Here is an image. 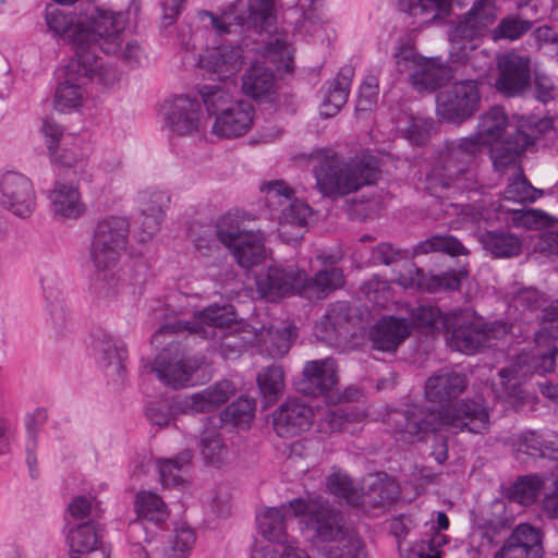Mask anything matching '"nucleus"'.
Segmentation results:
<instances>
[{
  "label": "nucleus",
  "instance_id": "f257e3e1",
  "mask_svg": "<svg viewBox=\"0 0 558 558\" xmlns=\"http://www.w3.org/2000/svg\"><path fill=\"white\" fill-rule=\"evenodd\" d=\"M534 140L535 136L509 123L502 107L495 106L481 114L474 134L451 142L437 154L421 179L422 189L436 197L449 191H473L477 184L472 168L476 153L487 147L495 168L501 170L514 162Z\"/></svg>",
  "mask_w": 558,
  "mask_h": 558
},
{
  "label": "nucleus",
  "instance_id": "f03ea898",
  "mask_svg": "<svg viewBox=\"0 0 558 558\" xmlns=\"http://www.w3.org/2000/svg\"><path fill=\"white\" fill-rule=\"evenodd\" d=\"M465 375L445 371L432 375L425 383V397L434 403H446L439 410L409 405L388 414L386 424L396 441L414 444L437 430L482 434L489 428V413L482 399L452 402L466 389Z\"/></svg>",
  "mask_w": 558,
  "mask_h": 558
},
{
  "label": "nucleus",
  "instance_id": "7ed1b4c3",
  "mask_svg": "<svg viewBox=\"0 0 558 558\" xmlns=\"http://www.w3.org/2000/svg\"><path fill=\"white\" fill-rule=\"evenodd\" d=\"M187 331L202 339L216 338L222 331L221 348L227 355L230 349L240 353L245 343L256 342L272 359L282 357L291 348L296 337L295 328H268L257 330L243 322H236L234 306L231 304H213L194 314L191 320H175L161 326L153 336L151 343L160 345L167 335Z\"/></svg>",
  "mask_w": 558,
  "mask_h": 558
},
{
  "label": "nucleus",
  "instance_id": "20e7f679",
  "mask_svg": "<svg viewBox=\"0 0 558 558\" xmlns=\"http://www.w3.org/2000/svg\"><path fill=\"white\" fill-rule=\"evenodd\" d=\"M294 517L305 518L306 529L314 536L330 543L325 547L326 558H365L362 541L352 531L344 527V519L339 510L332 507L323 497L303 499L295 498L289 501Z\"/></svg>",
  "mask_w": 558,
  "mask_h": 558
},
{
  "label": "nucleus",
  "instance_id": "39448f33",
  "mask_svg": "<svg viewBox=\"0 0 558 558\" xmlns=\"http://www.w3.org/2000/svg\"><path fill=\"white\" fill-rule=\"evenodd\" d=\"M130 223L124 217L110 216L101 219L94 231L90 245V260L98 271L92 290L99 301L114 298L119 280L112 272L121 252L125 250Z\"/></svg>",
  "mask_w": 558,
  "mask_h": 558
},
{
  "label": "nucleus",
  "instance_id": "423d86ee",
  "mask_svg": "<svg viewBox=\"0 0 558 558\" xmlns=\"http://www.w3.org/2000/svg\"><path fill=\"white\" fill-rule=\"evenodd\" d=\"M83 53H94L99 48L128 62H137L141 47L135 40L125 41L128 17L122 12L94 8L84 14Z\"/></svg>",
  "mask_w": 558,
  "mask_h": 558
},
{
  "label": "nucleus",
  "instance_id": "0eeeda50",
  "mask_svg": "<svg viewBox=\"0 0 558 558\" xmlns=\"http://www.w3.org/2000/svg\"><path fill=\"white\" fill-rule=\"evenodd\" d=\"M378 173L373 157L365 155L348 161L326 158L314 169L317 190L332 201L374 184Z\"/></svg>",
  "mask_w": 558,
  "mask_h": 558
},
{
  "label": "nucleus",
  "instance_id": "6e6552de",
  "mask_svg": "<svg viewBox=\"0 0 558 558\" xmlns=\"http://www.w3.org/2000/svg\"><path fill=\"white\" fill-rule=\"evenodd\" d=\"M542 327L535 333L538 347L547 345L546 352L535 354L522 352L512 363L498 372L500 384L507 392H512L527 375L533 373L545 374L554 371L556 365L557 348L548 344L549 340L558 339V300L553 301L542 310Z\"/></svg>",
  "mask_w": 558,
  "mask_h": 558
},
{
  "label": "nucleus",
  "instance_id": "1a4fd4ad",
  "mask_svg": "<svg viewBox=\"0 0 558 558\" xmlns=\"http://www.w3.org/2000/svg\"><path fill=\"white\" fill-rule=\"evenodd\" d=\"M444 330L452 350L473 355L495 345L508 335L510 327L502 322L486 323L471 310H458L448 313Z\"/></svg>",
  "mask_w": 558,
  "mask_h": 558
},
{
  "label": "nucleus",
  "instance_id": "9d476101",
  "mask_svg": "<svg viewBox=\"0 0 558 558\" xmlns=\"http://www.w3.org/2000/svg\"><path fill=\"white\" fill-rule=\"evenodd\" d=\"M498 8L495 0H475L468 12L454 22L448 33L451 62H466L476 48L477 40L490 35L492 26L497 21Z\"/></svg>",
  "mask_w": 558,
  "mask_h": 558
},
{
  "label": "nucleus",
  "instance_id": "9b49d317",
  "mask_svg": "<svg viewBox=\"0 0 558 558\" xmlns=\"http://www.w3.org/2000/svg\"><path fill=\"white\" fill-rule=\"evenodd\" d=\"M216 234L240 267L250 269L265 260L266 234L260 229L251 228L243 217L221 216L216 223Z\"/></svg>",
  "mask_w": 558,
  "mask_h": 558
},
{
  "label": "nucleus",
  "instance_id": "f8f14e48",
  "mask_svg": "<svg viewBox=\"0 0 558 558\" xmlns=\"http://www.w3.org/2000/svg\"><path fill=\"white\" fill-rule=\"evenodd\" d=\"M275 0H238L231 3L221 16L204 12L219 35L231 33V26L254 29L257 33L269 32L275 22Z\"/></svg>",
  "mask_w": 558,
  "mask_h": 558
},
{
  "label": "nucleus",
  "instance_id": "ddd939ff",
  "mask_svg": "<svg viewBox=\"0 0 558 558\" xmlns=\"http://www.w3.org/2000/svg\"><path fill=\"white\" fill-rule=\"evenodd\" d=\"M307 275L298 265H269L256 276V292L260 299L274 302L294 293L303 294Z\"/></svg>",
  "mask_w": 558,
  "mask_h": 558
},
{
  "label": "nucleus",
  "instance_id": "4468645a",
  "mask_svg": "<svg viewBox=\"0 0 558 558\" xmlns=\"http://www.w3.org/2000/svg\"><path fill=\"white\" fill-rule=\"evenodd\" d=\"M481 101L478 85L473 80L453 83L437 95V113L448 122H462L472 117Z\"/></svg>",
  "mask_w": 558,
  "mask_h": 558
},
{
  "label": "nucleus",
  "instance_id": "2eb2a0df",
  "mask_svg": "<svg viewBox=\"0 0 558 558\" xmlns=\"http://www.w3.org/2000/svg\"><path fill=\"white\" fill-rule=\"evenodd\" d=\"M95 54L74 56L65 66V80L54 95V107L59 111L78 108L84 99L83 86L90 82Z\"/></svg>",
  "mask_w": 558,
  "mask_h": 558
},
{
  "label": "nucleus",
  "instance_id": "dca6fc26",
  "mask_svg": "<svg viewBox=\"0 0 558 558\" xmlns=\"http://www.w3.org/2000/svg\"><path fill=\"white\" fill-rule=\"evenodd\" d=\"M201 364L199 359L185 356L179 343L170 341L157 355L150 369L165 385L179 388L191 381L193 373Z\"/></svg>",
  "mask_w": 558,
  "mask_h": 558
},
{
  "label": "nucleus",
  "instance_id": "f3484780",
  "mask_svg": "<svg viewBox=\"0 0 558 558\" xmlns=\"http://www.w3.org/2000/svg\"><path fill=\"white\" fill-rule=\"evenodd\" d=\"M532 59L527 54L509 51L498 57L496 89L507 97L524 94L531 85Z\"/></svg>",
  "mask_w": 558,
  "mask_h": 558
},
{
  "label": "nucleus",
  "instance_id": "a211bd4d",
  "mask_svg": "<svg viewBox=\"0 0 558 558\" xmlns=\"http://www.w3.org/2000/svg\"><path fill=\"white\" fill-rule=\"evenodd\" d=\"M0 205L16 217H29L36 207L32 181L24 174L13 171L0 175Z\"/></svg>",
  "mask_w": 558,
  "mask_h": 558
},
{
  "label": "nucleus",
  "instance_id": "6ab92c4d",
  "mask_svg": "<svg viewBox=\"0 0 558 558\" xmlns=\"http://www.w3.org/2000/svg\"><path fill=\"white\" fill-rule=\"evenodd\" d=\"M314 423L311 405L296 397L287 398L272 412V427L282 438H292L308 432Z\"/></svg>",
  "mask_w": 558,
  "mask_h": 558
},
{
  "label": "nucleus",
  "instance_id": "aec40b11",
  "mask_svg": "<svg viewBox=\"0 0 558 558\" xmlns=\"http://www.w3.org/2000/svg\"><path fill=\"white\" fill-rule=\"evenodd\" d=\"M357 323L359 317L348 302H336L328 306L322 320L316 324L315 335L324 342L339 344L355 332Z\"/></svg>",
  "mask_w": 558,
  "mask_h": 558
},
{
  "label": "nucleus",
  "instance_id": "412c9836",
  "mask_svg": "<svg viewBox=\"0 0 558 558\" xmlns=\"http://www.w3.org/2000/svg\"><path fill=\"white\" fill-rule=\"evenodd\" d=\"M166 124L178 135H193L199 131L202 108L196 98L178 95L167 99L162 105Z\"/></svg>",
  "mask_w": 558,
  "mask_h": 558
},
{
  "label": "nucleus",
  "instance_id": "4be33fe9",
  "mask_svg": "<svg viewBox=\"0 0 558 558\" xmlns=\"http://www.w3.org/2000/svg\"><path fill=\"white\" fill-rule=\"evenodd\" d=\"M235 391L233 381L222 379L201 392L174 400L172 410L184 414L210 412L226 403Z\"/></svg>",
  "mask_w": 558,
  "mask_h": 558
},
{
  "label": "nucleus",
  "instance_id": "5701e85b",
  "mask_svg": "<svg viewBox=\"0 0 558 558\" xmlns=\"http://www.w3.org/2000/svg\"><path fill=\"white\" fill-rule=\"evenodd\" d=\"M543 532L529 523H521L513 529L494 558H543Z\"/></svg>",
  "mask_w": 558,
  "mask_h": 558
},
{
  "label": "nucleus",
  "instance_id": "b1692460",
  "mask_svg": "<svg viewBox=\"0 0 558 558\" xmlns=\"http://www.w3.org/2000/svg\"><path fill=\"white\" fill-rule=\"evenodd\" d=\"M337 384V364L331 357L305 363L302 378L296 383L300 393L319 397L328 393Z\"/></svg>",
  "mask_w": 558,
  "mask_h": 558
},
{
  "label": "nucleus",
  "instance_id": "393cba45",
  "mask_svg": "<svg viewBox=\"0 0 558 558\" xmlns=\"http://www.w3.org/2000/svg\"><path fill=\"white\" fill-rule=\"evenodd\" d=\"M449 526L450 521L445 512H433L430 520L424 524L423 537L411 546L409 558H442V548L449 543V537L442 532Z\"/></svg>",
  "mask_w": 558,
  "mask_h": 558
},
{
  "label": "nucleus",
  "instance_id": "a878e982",
  "mask_svg": "<svg viewBox=\"0 0 558 558\" xmlns=\"http://www.w3.org/2000/svg\"><path fill=\"white\" fill-rule=\"evenodd\" d=\"M254 106L245 100H236L231 107L215 118L213 134L223 138L245 135L253 126Z\"/></svg>",
  "mask_w": 558,
  "mask_h": 558
},
{
  "label": "nucleus",
  "instance_id": "bb28decb",
  "mask_svg": "<svg viewBox=\"0 0 558 558\" xmlns=\"http://www.w3.org/2000/svg\"><path fill=\"white\" fill-rule=\"evenodd\" d=\"M46 24L54 36L61 37L72 45L75 54H84L83 35H84V15H73L62 9L49 7L46 10Z\"/></svg>",
  "mask_w": 558,
  "mask_h": 558
},
{
  "label": "nucleus",
  "instance_id": "cd10ccee",
  "mask_svg": "<svg viewBox=\"0 0 558 558\" xmlns=\"http://www.w3.org/2000/svg\"><path fill=\"white\" fill-rule=\"evenodd\" d=\"M398 281L405 289H416L429 293L457 290L460 287V278L454 271L433 275L424 272L415 265H409L405 271L400 274Z\"/></svg>",
  "mask_w": 558,
  "mask_h": 558
},
{
  "label": "nucleus",
  "instance_id": "c85d7f7f",
  "mask_svg": "<svg viewBox=\"0 0 558 558\" xmlns=\"http://www.w3.org/2000/svg\"><path fill=\"white\" fill-rule=\"evenodd\" d=\"M51 213L63 219H77L85 213L78 186L73 182L57 181L48 194Z\"/></svg>",
  "mask_w": 558,
  "mask_h": 558
},
{
  "label": "nucleus",
  "instance_id": "c756f323",
  "mask_svg": "<svg viewBox=\"0 0 558 558\" xmlns=\"http://www.w3.org/2000/svg\"><path fill=\"white\" fill-rule=\"evenodd\" d=\"M353 76L354 69L351 65H344L333 80L326 82L320 104L322 116L330 118L339 112L348 100Z\"/></svg>",
  "mask_w": 558,
  "mask_h": 558
},
{
  "label": "nucleus",
  "instance_id": "7c9ffc66",
  "mask_svg": "<svg viewBox=\"0 0 558 558\" xmlns=\"http://www.w3.org/2000/svg\"><path fill=\"white\" fill-rule=\"evenodd\" d=\"M364 510L385 508L392 505L399 497V486L395 480L385 473L371 476L366 484V490L361 492Z\"/></svg>",
  "mask_w": 558,
  "mask_h": 558
},
{
  "label": "nucleus",
  "instance_id": "2f4dec72",
  "mask_svg": "<svg viewBox=\"0 0 558 558\" xmlns=\"http://www.w3.org/2000/svg\"><path fill=\"white\" fill-rule=\"evenodd\" d=\"M201 66L219 78L228 77L238 72L243 63L242 50L234 46H221L208 51L199 59Z\"/></svg>",
  "mask_w": 558,
  "mask_h": 558
},
{
  "label": "nucleus",
  "instance_id": "473e14b6",
  "mask_svg": "<svg viewBox=\"0 0 558 558\" xmlns=\"http://www.w3.org/2000/svg\"><path fill=\"white\" fill-rule=\"evenodd\" d=\"M450 77V70L438 58H423L414 73L410 74V82L418 90L434 92Z\"/></svg>",
  "mask_w": 558,
  "mask_h": 558
},
{
  "label": "nucleus",
  "instance_id": "72a5a7b5",
  "mask_svg": "<svg viewBox=\"0 0 558 558\" xmlns=\"http://www.w3.org/2000/svg\"><path fill=\"white\" fill-rule=\"evenodd\" d=\"M409 335L410 326L407 320L391 316L375 325L372 341L377 350L393 351Z\"/></svg>",
  "mask_w": 558,
  "mask_h": 558
},
{
  "label": "nucleus",
  "instance_id": "f704fd0d",
  "mask_svg": "<svg viewBox=\"0 0 558 558\" xmlns=\"http://www.w3.org/2000/svg\"><path fill=\"white\" fill-rule=\"evenodd\" d=\"M276 90V78L271 70L253 64L242 76V92L254 100H267Z\"/></svg>",
  "mask_w": 558,
  "mask_h": 558
},
{
  "label": "nucleus",
  "instance_id": "c9c22d12",
  "mask_svg": "<svg viewBox=\"0 0 558 558\" xmlns=\"http://www.w3.org/2000/svg\"><path fill=\"white\" fill-rule=\"evenodd\" d=\"M93 350L101 367L112 368L118 376L122 375L126 348L121 341L114 340L106 332H99L94 337Z\"/></svg>",
  "mask_w": 558,
  "mask_h": 558
},
{
  "label": "nucleus",
  "instance_id": "e433bc0d",
  "mask_svg": "<svg viewBox=\"0 0 558 558\" xmlns=\"http://www.w3.org/2000/svg\"><path fill=\"white\" fill-rule=\"evenodd\" d=\"M453 0H398L402 11L421 19L424 25L444 20L451 12Z\"/></svg>",
  "mask_w": 558,
  "mask_h": 558
},
{
  "label": "nucleus",
  "instance_id": "4c0bfd02",
  "mask_svg": "<svg viewBox=\"0 0 558 558\" xmlns=\"http://www.w3.org/2000/svg\"><path fill=\"white\" fill-rule=\"evenodd\" d=\"M292 511L289 502L279 508H266L256 515L257 525L260 534L270 541V543L286 541V518L288 512Z\"/></svg>",
  "mask_w": 558,
  "mask_h": 558
},
{
  "label": "nucleus",
  "instance_id": "58836bf2",
  "mask_svg": "<svg viewBox=\"0 0 558 558\" xmlns=\"http://www.w3.org/2000/svg\"><path fill=\"white\" fill-rule=\"evenodd\" d=\"M312 216V208L304 202L294 199L288 206L281 209L279 215V233L281 236H288L290 228L298 229L287 241L296 240L302 236L301 230L307 226Z\"/></svg>",
  "mask_w": 558,
  "mask_h": 558
},
{
  "label": "nucleus",
  "instance_id": "ea45409f",
  "mask_svg": "<svg viewBox=\"0 0 558 558\" xmlns=\"http://www.w3.org/2000/svg\"><path fill=\"white\" fill-rule=\"evenodd\" d=\"M478 241L494 257H512L521 252L520 239L506 231H485L480 234Z\"/></svg>",
  "mask_w": 558,
  "mask_h": 558
},
{
  "label": "nucleus",
  "instance_id": "a19ab883",
  "mask_svg": "<svg viewBox=\"0 0 558 558\" xmlns=\"http://www.w3.org/2000/svg\"><path fill=\"white\" fill-rule=\"evenodd\" d=\"M99 524L90 520L69 530L68 542L75 554H88L96 550L101 542Z\"/></svg>",
  "mask_w": 558,
  "mask_h": 558
},
{
  "label": "nucleus",
  "instance_id": "79ce46f5",
  "mask_svg": "<svg viewBox=\"0 0 558 558\" xmlns=\"http://www.w3.org/2000/svg\"><path fill=\"white\" fill-rule=\"evenodd\" d=\"M556 445L553 440L547 439L545 435L529 430L518 437L517 450L534 458L542 457L558 460V447Z\"/></svg>",
  "mask_w": 558,
  "mask_h": 558
},
{
  "label": "nucleus",
  "instance_id": "37998d69",
  "mask_svg": "<svg viewBox=\"0 0 558 558\" xmlns=\"http://www.w3.org/2000/svg\"><path fill=\"white\" fill-rule=\"evenodd\" d=\"M135 511L140 518L154 523H162L169 517L168 507L161 497L149 490L136 494Z\"/></svg>",
  "mask_w": 558,
  "mask_h": 558
},
{
  "label": "nucleus",
  "instance_id": "c03bdc74",
  "mask_svg": "<svg viewBox=\"0 0 558 558\" xmlns=\"http://www.w3.org/2000/svg\"><path fill=\"white\" fill-rule=\"evenodd\" d=\"M257 385L262 396L276 402L284 392V371L280 365L263 367L257 374Z\"/></svg>",
  "mask_w": 558,
  "mask_h": 558
},
{
  "label": "nucleus",
  "instance_id": "a18cd8bd",
  "mask_svg": "<svg viewBox=\"0 0 558 558\" xmlns=\"http://www.w3.org/2000/svg\"><path fill=\"white\" fill-rule=\"evenodd\" d=\"M41 130L45 137L47 138V148L49 150V154L51 155V157L60 161L62 165L71 167L84 157L83 151L76 150L73 151L72 156H68L66 154H58L60 143H62L63 145H66L68 143L61 126L52 120L45 119L43 122Z\"/></svg>",
  "mask_w": 558,
  "mask_h": 558
},
{
  "label": "nucleus",
  "instance_id": "49530a36",
  "mask_svg": "<svg viewBox=\"0 0 558 558\" xmlns=\"http://www.w3.org/2000/svg\"><path fill=\"white\" fill-rule=\"evenodd\" d=\"M344 284V276L340 268L332 267L318 271L315 277L307 276L304 293H316L317 298H325L329 292Z\"/></svg>",
  "mask_w": 558,
  "mask_h": 558
},
{
  "label": "nucleus",
  "instance_id": "de8ad7c7",
  "mask_svg": "<svg viewBox=\"0 0 558 558\" xmlns=\"http://www.w3.org/2000/svg\"><path fill=\"white\" fill-rule=\"evenodd\" d=\"M192 457V451L184 450L174 458L159 459L157 470L161 484L165 487L180 485L182 483L181 472L191 463Z\"/></svg>",
  "mask_w": 558,
  "mask_h": 558
},
{
  "label": "nucleus",
  "instance_id": "09e8293b",
  "mask_svg": "<svg viewBox=\"0 0 558 558\" xmlns=\"http://www.w3.org/2000/svg\"><path fill=\"white\" fill-rule=\"evenodd\" d=\"M327 487L332 495L349 506L359 507L362 502L361 490L347 474L340 472L330 474L327 477Z\"/></svg>",
  "mask_w": 558,
  "mask_h": 558
},
{
  "label": "nucleus",
  "instance_id": "8fccbe9b",
  "mask_svg": "<svg viewBox=\"0 0 558 558\" xmlns=\"http://www.w3.org/2000/svg\"><path fill=\"white\" fill-rule=\"evenodd\" d=\"M448 314H442L437 306L423 304L413 308L410 313L411 322L414 327L425 333L438 331L444 328V319Z\"/></svg>",
  "mask_w": 558,
  "mask_h": 558
},
{
  "label": "nucleus",
  "instance_id": "3c124183",
  "mask_svg": "<svg viewBox=\"0 0 558 558\" xmlns=\"http://www.w3.org/2000/svg\"><path fill=\"white\" fill-rule=\"evenodd\" d=\"M543 480L538 475H525L518 478L509 489V499L523 506L533 504L542 487Z\"/></svg>",
  "mask_w": 558,
  "mask_h": 558
},
{
  "label": "nucleus",
  "instance_id": "603ef678",
  "mask_svg": "<svg viewBox=\"0 0 558 558\" xmlns=\"http://www.w3.org/2000/svg\"><path fill=\"white\" fill-rule=\"evenodd\" d=\"M199 95L208 114L215 118L235 102L230 92L220 85H203L199 87Z\"/></svg>",
  "mask_w": 558,
  "mask_h": 558
},
{
  "label": "nucleus",
  "instance_id": "864d4df0",
  "mask_svg": "<svg viewBox=\"0 0 558 558\" xmlns=\"http://www.w3.org/2000/svg\"><path fill=\"white\" fill-rule=\"evenodd\" d=\"M430 252H444L451 256L466 255L468 250L454 236L434 235L420 242L415 248V254H428Z\"/></svg>",
  "mask_w": 558,
  "mask_h": 558
},
{
  "label": "nucleus",
  "instance_id": "5fc2aeb1",
  "mask_svg": "<svg viewBox=\"0 0 558 558\" xmlns=\"http://www.w3.org/2000/svg\"><path fill=\"white\" fill-rule=\"evenodd\" d=\"M532 28V22L524 20L519 14H510L500 20L492 29L490 37L497 41L500 39L517 40Z\"/></svg>",
  "mask_w": 558,
  "mask_h": 558
},
{
  "label": "nucleus",
  "instance_id": "6e6d98bb",
  "mask_svg": "<svg viewBox=\"0 0 558 558\" xmlns=\"http://www.w3.org/2000/svg\"><path fill=\"white\" fill-rule=\"evenodd\" d=\"M250 558H310V556L290 542H279L256 545Z\"/></svg>",
  "mask_w": 558,
  "mask_h": 558
},
{
  "label": "nucleus",
  "instance_id": "4d7b16f0",
  "mask_svg": "<svg viewBox=\"0 0 558 558\" xmlns=\"http://www.w3.org/2000/svg\"><path fill=\"white\" fill-rule=\"evenodd\" d=\"M542 191L532 186L524 175L518 174L511 180L504 193V199L513 203H532L536 201Z\"/></svg>",
  "mask_w": 558,
  "mask_h": 558
},
{
  "label": "nucleus",
  "instance_id": "13d9d810",
  "mask_svg": "<svg viewBox=\"0 0 558 558\" xmlns=\"http://www.w3.org/2000/svg\"><path fill=\"white\" fill-rule=\"evenodd\" d=\"M262 191L265 192L266 203L271 210H279L280 207H286L293 201V190L281 180L270 181L264 183Z\"/></svg>",
  "mask_w": 558,
  "mask_h": 558
},
{
  "label": "nucleus",
  "instance_id": "bf43d9fd",
  "mask_svg": "<svg viewBox=\"0 0 558 558\" xmlns=\"http://www.w3.org/2000/svg\"><path fill=\"white\" fill-rule=\"evenodd\" d=\"M201 452L208 463L219 465L227 460L229 449L223 444L219 434L208 432L202 438Z\"/></svg>",
  "mask_w": 558,
  "mask_h": 558
},
{
  "label": "nucleus",
  "instance_id": "052dcab7",
  "mask_svg": "<svg viewBox=\"0 0 558 558\" xmlns=\"http://www.w3.org/2000/svg\"><path fill=\"white\" fill-rule=\"evenodd\" d=\"M513 214V221L517 226L526 229H538L551 226L556 219L541 209H508Z\"/></svg>",
  "mask_w": 558,
  "mask_h": 558
},
{
  "label": "nucleus",
  "instance_id": "680f3d73",
  "mask_svg": "<svg viewBox=\"0 0 558 558\" xmlns=\"http://www.w3.org/2000/svg\"><path fill=\"white\" fill-rule=\"evenodd\" d=\"M264 56L278 68H288L291 62V49L287 39L281 35L270 38L264 47Z\"/></svg>",
  "mask_w": 558,
  "mask_h": 558
},
{
  "label": "nucleus",
  "instance_id": "e2e57ef3",
  "mask_svg": "<svg viewBox=\"0 0 558 558\" xmlns=\"http://www.w3.org/2000/svg\"><path fill=\"white\" fill-rule=\"evenodd\" d=\"M396 69L399 73H414L418 63L423 60L411 43L400 44L393 54Z\"/></svg>",
  "mask_w": 558,
  "mask_h": 558
},
{
  "label": "nucleus",
  "instance_id": "0e129e2a",
  "mask_svg": "<svg viewBox=\"0 0 558 558\" xmlns=\"http://www.w3.org/2000/svg\"><path fill=\"white\" fill-rule=\"evenodd\" d=\"M195 539V533L190 526H177L171 541V550L173 556L177 558L186 557V555L192 550Z\"/></svg>",
  "mask_w": 558,
  "mask_h": 558
},
{
  "label": "nucleus",
  "instance_id": "69168bd1",
  "mask_svg": "<svg viewBox=\"0 0 558 558\" xmlns=\"http://www.w3.org/2000/svg\"><path fill=\"white\" fill-rule=\"evenodd\" d=\"M255 404L247 398H239L232 402L225 411L234 425L247 424L254 417Z\"/></svg>",
  "mask_w": 558,
  "mask_h": 558
},
{
  "label": "nucleus",
  "instance_id": "338daca9",
  "mask_svg": "<svg viewBox=\"0 0 558 558\" xmlns=\"http://www.w3.org/2000/svg\"><path fill=\"white\" fill-rule=\"evenodd\" d=\"M170 196L163 191H145L140 196L141 213L166 215Z\"/></svg>",
  "mask_w": 558,
  "mask_h": 558
},
{
  "label": "nucleus",
  "instance_id": "774afa93",
  "mask_svg": "<svg viewBox=\"0 0 558 558\" xmlns=\"http://www.w3.org/2000/svg\"><path fill=\"white\" fill-rule=\"evenodd\" d=\"M433 129V120L412 117L405 130V137L414 145H424Z\"/></svg>",
  "mask_w": 558,
  "mask_h": 558
}]
</instances>
